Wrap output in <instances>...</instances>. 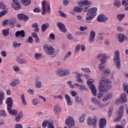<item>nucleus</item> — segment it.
Here are the masks:
<instances>
[{
	"label": "nucleus",
	"instance_id": "f257e3e1",
	"mask_svg": "<svg viewBox=\"0 0 128 128\" xmlns=\"http://www.w3.org/2000/svg\"><path fill=\"white\" fill-rule=\"evenodd\" d=\"M110 84H112V82L108 79H101L100 81V85L98 86L99 92H106L110 88Z\"/></svg>",
	"mask_w": 128,
	"mask_h": 128
},
{
	"label": "nucleus",
	"instance_id": "f03ea898",
	"mask_svg": "<svg viewBox=\"0 0 128 128\" xmlns=\"http://www.w3.org/2000/svg\"><path fill=\"white\" fill-rule=\"evenodd\" d=\"M96 12H98V8L94 7L90 8L86 14V20L87 22H88L92 20L96 16Z\"/></svg>",
	"mask_w": 128,
	"mask_h": 128
},
{
	"label": "nucleus",
	"instance_id": "7ed1b4c3",
	"mask_svg": "<svg viewBox=\"0 0 128 128\" xmlns=\"http://www.w3.org/2000/svg\"><path fill=\"white\" fill-rule=\"evenodd\" d=\"M42 16H46V12L48 14H50V4L46 2V1L43 0L42 2Z\"/></svg>",
	"mask_w": 128,
	"mask_h": 128
},
{
	"label": "nucleus",
	"instance_id": "20e7f679",
	"mask_svg": "<svg viewBox=\"0 0 128 128\" xmlns=\"http://www.w3.org/2000/svg\"><path fill=\"white\" fill-rule=\"evenodd\" d=\"M114 62L116 66V68L120 70V58L119 50H116L114 52Z\"/></svg>",
	"mask_w": 128,
	"mask_h": 128
},
{
	"label": "nucleus",
	"instance_id": "39448f33",
	"mask_svg": "<svg viewBox=\"0 0 128 128\" xmlns=\"http://www.w3.org/2000/svg\"><path fill=\"white\" fill-rule=\"evenodd\" d=\"M94 80H88L87 84L92 92V94H93L94 96H96V92H98V90L96 88V86L92 84Z\"/></svg>",
	"mask_w": 128,
	"mask_h": 128
},
{
	"label": "nucleus",
	"instance_id": "423d86ee",
	"mask_svg": "<svg viewBox=\"0 0 128 128\" xmlns=\"http://www.w3.org/2000/svg\"><path fill=\"white\" fill-rule=\"evenodd\" d=\"M124 106H120L119 108V110L118 111V114H117V118H116L114 122H120V120H122V118L123 116H124Z\"/></svg>",
	"mask_w": 128,
	"mask_h": 128
},
{
	"label": "nucleus",
	"instance_id": "0eeeda50",
	"mask_svg": "<svg viewBox=\"0 0 128 128\" xmlns=\"http://www.w3.org/2000/svg\"><path fill=\"white\" fill-rule=\"evenodd\" d=\"M106 60H108V57L106 56V54H104L102 59L100 60V62L101 64H99L98 68L101 72H102L103 70L106 68V66H104L103 64H106Z\"/></svg>",
	"mask_w": 128,
	"mask_h": 128
},
{
	"label": "nucleus",
	"instance_id": "6e6552de",
	"mask_svg": "<svg viewBox=\"0 0 128 128\" xmlns=\"http://www.w3.org/2000/svg\"><path fill=\"white\" fill-rule=\"evenodd\" d=\"M66 124L69 128H72L74 126V118L72 117H69L66 120Z\"/></svg>",
	"mask_w": 128,
	"mask_h": 128
},
{
	"label": "nucleus",
	"instance_id": "1a4fd4ad",
	"mask_svg": "<svg viewBox=\"0 0 128 128\" xmlns=\"http://www.w3.org/2000/svg\"><path fill=\"white\" fill-rule=\"evenodd\" d=\"M94 38H96V32L94 30H92L90 32V35L88 41L90 44H94Z\"/></svg>",
	"mask_w": 128,
	"mask_h": 128
},
{
	"label": "nucleus",
	"instance_id": "9d476101",
	"mask_svg": "<svg viewBox=\"0 0 128 128\" xmlns=\"http://www.w3.org/2000/svg\"><path fill=\"white\" fill-rule=\"evenodd\" d=\"M43 48L44 50H46V52L48 54H49L50 56H52V54H54V49L52 46L45 45L44 46Z\"/></svg>",
	"mask_w": 128,
	"mask_h": 128
},
{
	"label": "nucleus",
	"instance_id": "9b49d317",
	"mask_svg": "<svg viewBox=\"0 0 128 128\" xmlns=\"http://www.w3.org/2000/svg\"><path fill=\"white\" fill-rule=\"evenodd\" d=\"M56 24L60 32L64 33L66 32V25L62 23V22H58Z\"/></svg>",
	"mask_w": 128,
	"mask_h": 128
},
{
	"label": "nucleus",
	"instance_id": "f8f14e48",
	"mask_svg": "<svg viewBox=\"0 0 128 128\" xmlns=\"http://www.w3.org/2000/svg\"><path fill=\"white\" fill-rule=\"evenodd\" d=\"M17 17L19 20H24L25 22H28L30 17L24 14H18Z\"/></svg>",
	"mask_w": 128,
	"mask_h": 128
},
{
	"label": "nucleus",
	"instance_id": "ddd939ff",
	"mask_svg": "<svg viewBox=\"0 0 128 128\" xmlns=\"http://www.w3.org/2000/svg\"><path fill=\"white\" fill-rule=\"evenodd\" d=\"M12 2L14 4H16V6H14V4L12 3L11 4V6L12 8L15 9L16 10H20V8H22V6H20V4L18 0H12Z\"/></svg>",
	"mask_w": 128,
	"mask_h": 128
},
{
	"label": "nucleus",
	"instance_id": "4468645a",
	"mask_svg": "<svg viewBox=\"0 0 128 128\" xmlns=\"http://www.w3.org/2000/svg\"><path fill=\"white\" fill-rule=\"evenodd\" d=\"M96 122H98V120H96V118L92 119L90 117H89L87 120V122L88 126H96Z\"/></svg>",
	"mask_w": 128,
	"mask_h": 128
},
{
	"label": "nucleus",
	"instance_id": "2eb2a0df",
	"mask_svg": "<svg viewBox=\"0 0 128 128\" xmlns=\"http://www.w3.org/2000/svg\"><path fill=\"white\" fill-rule=\"evenodd\" d=\"M6 104H7V110L12 108V99L11 98H6Z\"/></svg>",
	"mask_w": 128,
	"mask_h": 128
},
{
	"label": "nucleus",
	"instance_id": "dca6fc26",
	"mask_svg": "<svg viewBox=\"0 0 128 128\" xmlns=\"http://www.w3.org/2000/svg\"><path fill=\"white\" fill-rule=\"evenodd\" d=\"M15 35L16 38H24L26 36V32L24 30L17 31L15 33Z\"/></svg>",
	"mask_w": 128,
	"mask_h": 128
},
{
	"label": "nucleus",
	"instance_id": "f3484780",
	"mask_svg": "<svg viewBox=\"0 0 128 128\" xmlns=\"http://www.w3.org/2000/svg\"><path fill=\"white\" fill-rule=\"evenodd\" d=\"M92 2H89L88 0H84L82 2H80L78 3V4L80 6H90V4H92Z\"/></svg>",
	"mask_w": 128,
	"mask_h": 128
},
{
	"label": "nucleus",
	"instance_id": "a211bd4d",
	"mask_svg": "<svg viewBox=\"0 0 128 128\" xmlns=\"http://www.w3.org/2000/svg\"><path fill=\"white\" fill-rule=\"evenodd\" d=\"M106 126V120L104 118H101L99 123V128H104Z\"/></svg>",
	"mask_w": 128,
	"mask_h": 128
},
{
	"label": "nucleus",
	"instance_id": "6ab92c4d",
	"mask_svg": "<svg viewBox=\"0 0 128 128\" xmlns=\"http://www.w3.org/2000/svg\"><path fill=\"white\" fill-rule=\"evenodd\" d=\"M108 20V18L104 15H100L97 18L98 22H106Z\"/></svg>",
	"mask_w": 128,
	"mask_h": 128
},
{
	"label": "nucleus",
	"instance_id": "aec40b11",
	"mask_svg": "<svg viewBox=\"0 0 128 128\" xmlns=\"http://www.w3.org/2000/svg\"><path fill=\"white\" fill-rule=\"evenodd\" d=\"M64 98H66V100L67 102V104L68 106H72V100L70 99V95L68 94H66L64 95Z\"/></svg>",
	"mask_w": 128,
	"mask_h": 128
},
{
	"label": "nucleus",
	"instance_id": "412c9836",
	"mask_svg": "<svg viewBox=\"0 0 128 128\" xmlns=\"http://www.w3.org/2000/svg\"><path fill=\"white\" fill-rule=\"evenodd\" d=\"M74 73L77 74V76L76 77V78L77 79V82H79L80 84H84V81L82 80V78H82V75L80 74H78L76 72H74Z\"/></svg>",
	"mask_w": 128,
	"mask_h": 128
},
{
	"label": "nucleus",
	"instance_id": "4be33fe9",
	"mask_svg": "<svg viewBox=\"0 0 128 128\" xmlns=\"http://www.w3.org/2000/svg\"><path fill=\"white\" fill-rule=\"evenodd\" d=\"M7 110L8 112L10 114L16 116V115L18 114V111H16V110H12V108H8V109H7Z\"/></svg>",
	"mask_w": 128,
	"mask_h": 128
},
{
	"label": "nucleus",
	"instance_id": "5701e85b",
	"mask_svg": "<svg viewBox=\"0 0 128 128\" xmlns=\"http://www.w3.org/2000/svg\"><path fill=\"white\" fill-rule=\"evenodd\" d=\"M20 84V80L18 79H14L12 82L10 84V86L12 87L16 86Z\"/></svg>",
	"mask_w": 128,
	"mask_h": 128
},
{
	"label": "nucleus",
	"instance_id": "b1692460",
	"mask_svg": "<svg viewBox=\"0 0 128 128\" xmlns=\"http://www.w3.org/2000/svg\"><path fill=\"white\" fill-rule=\"evenodd\" d=\"M49 27H50L49 24H48V23L44 24L42 25L41 30H42V32H46V29L48 28Z\"/></svg>",
	"mask_w": 128,
	"mask_h": 128
},
{
	"label": "nucleus",
	"instance_id": "393cba45",
	"mask_svg": "<svg viewBox=\"0 0 128 128\" xmlns=\"http://www.w3.org/2000/svg\"><path fill=\"white\" fill-rule=\"evenodd\" d=\"M30 0H21V2L22 6H30Z\"/></svg>",
	"mask_w": 128,
	"mask_h": 128
},
{
	"label": "nucleus",
	"instance_id": "a878e982",
	"mask_svg": "<svg viewBox=\"0 0 128 128\" xmlns=\"http://www.w3.org/2000/svg\"><path fill=\"white\" fill-rule=\"evenodd\" d=\"M120 98L123 102H126L128 101V98H126V95L124 93H122L120 95Z\"/></svg>",
	"mask_w": 128,
	"mask_h": 128
},
{
	"label": "nucleus",
	"instance_id": "bb28decb",
	"mask_svg": "<svg viewBox=\"0 0 128 128\" xmlns=\"http://www.w3.org/2000/svg\"><path fill=\"white\" fill-rule=\"evenodd\" d=\"M4 100V92L0 91V104H2Z\"/></svg>",
	"mask_w": 128,
	"mask_h": 128
},
{
	"label": "nucleus",
	"instance_id": "cd10ccee",
	"mask_svg": "<svg viewBox=\"0 0 128 128\" xmlns=\"http://www.w3.org/2000/svg\"><path fill=\"white\" fill-rule=\"evenodd\" d=\"M54 112L56 114H58L60 112V107L58 106H56L54 108Z\"/></svg>",
	"mask_w": 128,
	"mask_h": 128
},
{
	"label": "nucleus",
	"instance_id": "c85d7f7f",
	"mask_svg": "<svg viewBox=\"0 0 128 128\" xmlns=\"http://www.w3.org/2000/svg\"><path fill=\"white\" fill-rule=\"evenodd\" d=\"M118 40L120 42H122L124 40V35L122 34H118Z\"/></svg>",
	"mask_w": 128,
	"mask_h": 128
},
{
	"label": "nucleus",
	"instance_id": "c756f323",
	"mask_svg": "<svg viewBox=\"0 0 128 128\" xmlns=\"http://www.w3.org/2000/svg\"><path fill=\"white\" fill-rule=\"evenodd\" d=\"M2 32L4 36H8L10 34V29L7 28V29L3 30H2Z\"/></svg>",
	"mask_w": 128,
	"mask_h": 128
},
{
	"label": "nucleus",
	"instance_id": "7c9ffc66",
	"mask_svg": "<svg viewBox=\"0 0 128 128\" xmlns=\"http://www.w3.org/2000/svg\"><path fill=\"white\" fill-rule=\"evenodd\" d=\"M56 74L57 76H58L62 77V76H64V70H62L60 69L58 70L56 72Z\"/></svg>",
	"mask_w": 128,
	"mask_h": 128
},
{
	"label": "nucleus",
	"instance_id": "2f4dec72",
	"mask_svg": "<svg viewBox=\"0 0 128 128\" xmlns=\"http://www.w3.org/2000/svg\"><path fill=\"white\" fill-rule=\"evenodd\" d=\"M82 8H80V7H79L78 6H76L74 8V12H82Z\"/></svg>",
	"mask_w": 128,
	"mask_h": 128
},
{
	"label": "nucleus",
	"instance_id": "473e14b6",
	"mask_svg": "<svg viewBox=\"0 0 128 128\" xmlns=\"http://www.w3.org/2000/svg\"><path fill=\"white\" fill-rule=\"evenodd\" d=\"M23 115H22V112H20L17 116L16 117L15 120L16 122H20V118H22Z\"/></svg>",
	"mask_w": 128,
	"mask_h": 128
},
{
	"label": "nucleus",
	"instance_id": "72a5a7b5",
	"mask_svg": "<svg viewBox=\"0 0 128 128\" xmlns=\"http://www.w3.org/2000/svg\"><path fill=\"white\" fill-rule=\"evenodd\" d=\"M123 90L124 92H126L128 94V82H124L123 84Z\"/></svg>",
	"mask_w": 128,
	"mask_h": 128
},
{
	"label": "nucleus",
	"instance_id": "f704fd0d",
	"mask_svg": "<svg viewBox=\"0 0 128 128\" xmlns=\"http://www.w3.org/2000/svg\"><path fill=\"white\" fill-rule=\"evenodd\" d=\"M16 62H18L19 64H26V60L24 59L18 58L16 59Z\"/></svg>",
	"mask_w": 128,
	"mask_h": 128
},
{
	"label": "nucleus",
	"instance_id": "c9c22d12",
	"mask_svg": "<svg viewBox=\"0 0 128 128\" xmlns=\"http://www.w3.org/2000/svg\"><path fill=\"white\" fill-rule=\"evenodd\" d=\"M8 24H10V26H12V28H14V26H16V21L12 20H8Z\"/></svg>",
	"mask_w": 128,
	"mask_h": 128
},
{
	"label": "nucleus",
	"instance_id": "e433bc0d",
	"mask_svg": "<svg viewBox=\"0 0 128 128\" xmlns=\"http://www.w3.org/2000/svg\"><path fill=\"white\" fill-rule=\"evenodd\" d=\"M42 82L40 80H37L36 82V87L37 88H42Z\"/></svg>",
	"mask_w": 128,
	"mask_h": 128
},
{
	"label": "nucleus",
	"instance_id": "4c0bfd02",
	"mask_svg": "<svg viewBox=\"0 0 128 128\" xmlns=\"http://www.w3.org/2000/svg\"><path fill=\"white\" fill-rule=\"evenodd\" d=\"M21 99L24 106H26V98H24V94H22L21 95Z\"/></svg>",
	"mask_w": 128,
	"mask_h": 128
},
{
	"label": "nucleus",
	"instance_id": "58836bf2",
	"mask_svg": "<svg viewBox=\"0 0 128 128\" xmlns=\"http://www.w3.org/2000/svg\"><path fill=\"white\" fill-rule=\"evenodd\" d=\"M80 88H79V90H88V88H86V86L84 84H80Z\"/></svg>",
	"mask_w": 128,
	"mask_h": 128
},
{
	"label": "nucleus",
	"instance_id": "ea45409f",
	"mask_svg": "<svg viewBox=\"0 0 128 128\" xmlns=\"http://www.w3.org/2000/svg\"><path fill=\"white\" fill-rule=\"evenodd\" d=\"M50 121L48 120H44L43 122L42 123V126L44 128H46V125L48 124Z\"/></svg>",
	"mask_w": 128,
	"mask_h": 128
},
{
	"label": "nucleus",
	"instance_id": "a19ab883",
	"mask_svg": "<svg viewBox=\"0 0 128 128\" xmlns=\"http://www.w3.org/2000/svg\"><path fill=\"white\" fill-rule=\"evenodd\" d=\"M34 58H36V60H40V58H42V54L36 53L34 54Z\"/></svg>",
	"mask_w": 128,
	"mask_h": 128
},
{
	"label": "nucleus",
	"instance_id": "79ce46f5",
	"mask_svg": "<svg viewBox=\"0 0 128 128\" xmlns=\"http://www.w3.org/2000/svg\"><path fill=\"white\" fill-rule=\"evenodd\" d=\"M125 16L124 14H118L117 15V18H118V20H122Z\"/></svg>",
	"mask_w": 128,
	"mask_h": 128
},
{
	"label": "nucleus",
	"instance_id": "37998d69",
	"mask_svg": "<svg viewBox=\"0 0 128 128\" xmlns=\"http://www.w3.org/2000/svg\"><path fill=\"white\" fill-rule=\"evenodd\" d=\"M92 101L93 102H94V104H98V106H100V102H98V99H96L94 98H92Z\"/></svg>",
	"mask_w": 128,
	"mask_h": 128
},
{
	"label": "nucleus",
	"instance_id": "c03bdc74",
	"mask_svg": "<svg viewBox=\"0 0 128 128\" xmlns=\"http://www.w3.org/2000/svg\"><path fill=\"white\" fill-rule=\"evenodd\" d=\"M114 4L117 8H120V0H115L114 2Z\"/></svg>",
	"mask_w": 128,
	"mask_h": 128
},
{
	"label": "nucleus",
	"instance_id": "a18cd8bd",
	"mask_svg": "<svg viewBox=\"0 0 128 128\" xmlns=\"http://www.w3.org/2000/svg\"><path fill=\"white\" fill-rule=\"evenodd\" d=\"M84 118H86V114H83L82 117H80L79 118V121L81 124L84 123Z\"/></svg>",
	"mask_w": 128,
	"mask_h": 128
},
{
	"label": "nucleus",
	"instance_id": "49530a36",
	"mask_svg": "<svg viewBox=\"0 0 128 128\" xmlns=\"http://www.w3.org/2000/svg\"><path fill=\"white\" fill-rule=\"evenodd\" d=\"M80 45H77L76 47L75 50H74V54H78V52H80Z\"/></svg>",
	"mask_w": 128,
	"mask_h": 128
},
{
	"label": "nucleus",
	"instance_id": "de8ad7c7",
	"mask_svg": "<svg viewBox=\"0 0 128 128\" xmlns=\"http://www.w3.org/2000/svg\"><path fill=\"white\" fill-rule=\"evenodd\" d=\"M110 98H112V94H109L106 97H104L102 99V100H103V102H106V100H110Z\"/></svg>",
	"mask_w": 128,
	"mask_h": 128
},
{
	"label": "nucleus",
	"instance_id": "09e8293b",
	"mask_svg": "<svg viewBox=\"0 0 128 128\" xmlns=\"http://www.w3.org/2000/svg\"><path fill=\"white\" fill-rule=\"evenodd\" d=\"M48 128H55L54 126V122H49V123L48 124Z\"/></svg>",
	"mask_w": 128,
	"mask_h": 128
},
{
	"label": "nucleus",
	"instance_id": "8fccbe9b",
	"mask_svg": "<svg viewBox=\"0 0 128 128\" xmlns=\"http://www.w3.org/2000/svg\"><path fill=\"white\" fill-rule=\"evenodd\" d=\"M0 116H4V118H6V110H3L0 111Z\"/></svg>",
	"mask_w": 128,
	"mask_h": 128
},
{
	"label": "nucleus",
	"instance_id": "3c124183",
	"mask_svg": "<svg viewBox=\"0 0 128 128\" xmlns=\"http://www.w3.org/2000/svg\"><path fill=\"white\" fill-rule=\"evenodd\" d=\"M81 70L84 72H90V68H82Z\"/></svg>",
	"mask_w": 128,
	"mask_h": 128
},
{
	"label": "nucleus",
	"instance_id": "603ef678",
	"mask_svg": "<svg viewBox=\"0 0 128 128\" xmlns=\"http://www.w3.org/2000/svg\"><path fill=\"white\" fill-rule=\"evenodd\" d=\"M70 74V70H64L63 76H68Z\"/></svg>",
	"mask_w": 128,
	"mask_h": 128
},
{
	"label": "nucleus",
	"instance_id": "864d4df0",
	"mask_svg": "<svg viewBox=\"0 0 128 128\" xmlns=\"http://www.w3.org/2000/svg\"><path fill=\"white\" fill-rule=\"evenodd\" d=\"M75 102L77 103L82 102V98H80L78 96H76L75 97Z\"/></svg>",
	"mask_w": 128,
	"mask_h": 128
},
{
	"label": "nucleus",
	"instance_id": "5fc2aeb1",
	"mask_svg": "<svg viewBox=\"0 0 128 128\" xmlns=\"http://www.w3.org/2000/svg\"><path fill=\"white\" fill-rule=\"evenodd\" d=\"M32 104H34V106H38V100L37 98H34V99Z\"/></svg>",
	"mask_w": 128,
	"mask_h": 128
},
{
	"label": "nucleus",
	"instance_id": "6e6d98bb",
	"mask_svg": "<svg viewBox=\"0 0 128 128\" xmlns=\"http://www.w3.org/2000/svg\"><path fill=\"white\" fill-rule=\"evenodd\" d=\"M20 44H22L20 43H18L16 42H14L13 43V46L14 48H20Z\"/></svg>",
	"mask_w": 128,
	"mask_h": 128
},
{
	"label": "nucleus",
	"instance_id": "4d7b16f0",
	"mask_svg": "<svg viewBox=\"0 0 128 128\" xmlns=\"http://www.w3.org/2000/svg\"><path fill=\"white\" fill-rule=\"evenodd\" d=\"M58 13L60 14V16H62V18H66V15L62 11H58Z\"/></svg>",
	"mask_w": 128,
	"mask_h": 128
},
{
	"label": "nucleus",
	"instance_id": "13d9d810",
	"mask_svg": "<svg viewBox=\"0 0 128 128\" xmlns=\"http://www.w3.org/2000/svg\"><path fill=\"white\" fill-rule=\"evenodd\" d=\"M26 42H30V44H32V37L31 36H29L28 40H26Z\"/></svg>",
	"mask_w": 128,
	"mask_h": 128
},
{
	"label": "nucleus",
	"instance_id": "bf43d9fd",
	"mask_svg": "<svg viewBox=\"0 0 128 128\" xmlns=\"http://www.w3.org/2000/svg\"><path fill=\"white\" fill-rule=\"evenodd\" d=\"M112 106H110L109 108V110L108 112V116H110L112 114Z\"/></svg>",
	"mask_w": 128,
	"mask_h": 128
},
{
	"label": "nucleus",
	"instance_id": "052dcab7",
	"mask_svg": "<svg viewBox=\"0 0 128 128\" xmlns=\"http://www.w3.org/2000/svg\"><path fill=\"white\" fill-rule=\"evenodd\" d=\"M72 56V52L69 51L65 56L64 59L67 58H70Z\"/></svg>",
	"mask_w": 128,
	"mask_h": 128
},
{
	"label": "nucleus",
	"instance_id": "680f3d73",
	"mask_svg": "<svg viewBox=\"0 0 128 128\" xmlns=\"http://www.w3.org/2000/svg\"><path fill=\"white\" fill-rule=\"evenodd\" d=\"M8 12L6 10H2V12H0V18L2 16H4V14H6Z\"/></svg>",
	"mask_w": 128,
	"mask_h": 128
},
{
	"label": "nucleus",
	"instance_id": "e2e57ef3",
	"mask_svg": "<svg viewBox=\"0 0 128 128\" xmlns=\"http://www.w3.org/2000/svg\"><path fill=\"white\" fill-rule=\"evenodd\" d=\"M88 28L87 26H81L80 27V30H81V32H84V30H88Z\"/></svg>",
	"mask_w": 128,
	"mask_h": 128
},
{
	"label": "nucleus",
	"instance_id": "0e129e2a",
	"mask_svg": "<svg viewBox=\"0 0 128 128\" xmlns=\"http://www.w3.org/2000/svg\"><path fill=\"white\" fill-rule=\"evenodd\" d=\"M27 92H28L29 94H34V91L32 89H29L27 90Z\"/></svg>",
	"mask_w": 128,
	"mask_h": 128
},
{
	"label": "nucleus",
	"instance_id": "69168bd1",
	"mask_svg": "<svg viewBox=\"0 0 128 128\" xmlns=\"http://www.w3.org/2000/svg\"><path fill=\"white\" fill-rule=\"evenodd\" d=\"M33 11L34 12H40V9L38 8H35Z\"/></svg>",
	"mask_w": 128,
	"mask_h": 128
},
{
	"label": "nucleus",
	"instance_id": "338daca9",
	"mask_svg": "<svg viewBox=\"0 0 128 128\" xmlns=\"http://www.w3.org/2000/svg\"><path fill=\"white\" fill-rule=\"evenodd\" d=\"M0 8H1V10H6V6L4 4L0 3Z\"/></svg>",
	"mask_w": 128,
	"mask_h": 128
},
{
	"label": "nucleus",
	"instance_id": "774afa93",
	"mask_svg": "<svg viewBox=\"0 0 128 128\" xmlns=\"http://www.w3.org/2000/svg\"><path fill=\"white\" fill-rule=\"evenodd\" d=\"M14 128H22V125L21 124H16L15 125Z\"/></svg>",
	"mask_w": 128,
	"mask_h": 128
}]
</instances>
